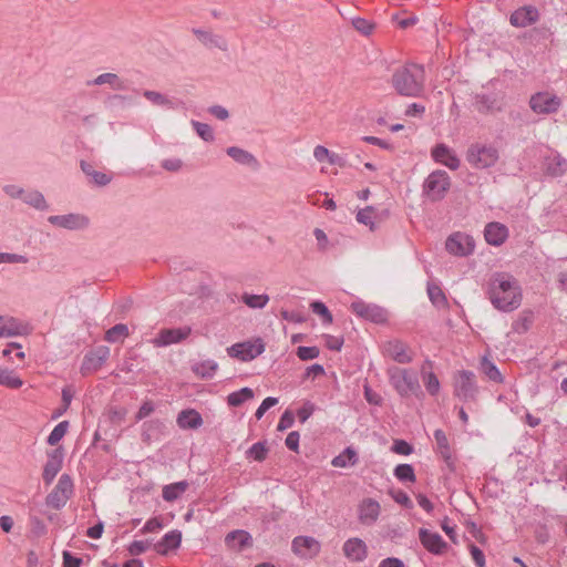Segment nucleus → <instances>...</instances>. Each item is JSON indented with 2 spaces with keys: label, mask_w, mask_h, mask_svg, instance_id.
<instances>
[{
  "label": "nucleus",
  "mask_w": 567,
  "mask_h": 567,
  "mask_svg": "<svg viewBox=\"0 0 567 567\" xmlns=\"http://www.w3.org/2000/svg\"><path fill=\"white\" fill-rule=\"evenodd\" d=\"M488 299L495 309L504 312L516 310L523 300L522 288L512 275L496 272L487 290Z\"/></svg>",
  "instance_id": "nucleus-1"
},
{
  "label": "nucleus",
  "mask_w": 567,
  "mask_h": 567,
  "mask_svg": "<svg viewBox=\"0 0 567 567\" xmlns=\"http://www.w3.org/2000/svg\"><path fill=\"white\" fill-rule=\"evenodd\" d=\"M424 68L420 64L409 63L393 72L391 82L398 94L417 97L424 90Z\"/></svg>",
  "instance_id": "nucleus-2"
},
{
  "label": "nucleus",
  "mask_w": 567,
  "mask_h": 567,
  "mask_svg": "<svg viewBox=\"0 0 567 567\" xmlns=\"http://www.w3.org/2000/svg\"><path fill=\"white\" fill-rule=\"evenodd\" d=\"M391 385L401 398L422 394L417 375L414 371L392 365L388 369Z\"/></svg>",
  "instance_id": "nucleus-3"
},
{
  "label": "nucleus",
  "mask_w": 567,
  "mask_h": 567,
  "mask_svg": "<svg viewBox=\"0 0 567 567\" xmlns=\"http://www.w3.org/2000/svg\"><path fill=\"white\" fill-rule=\"evenodd\" d=\"M451 187V178L443 169L433 171L423 183V195L431 202L442 200Z\"/></svg>",
  "instance_id": "nucleus-4"
},
{
  "label": "nucleus",
  "mask_w": 567,
  "mask_h": 567,
  "mask_svg": "<svg viewBox=\"0 0 567 567\" xmlns=\"http://www.w3.org/2000/svg\"><path fill=\"white\" fill-rule=\"evenodd\" d=\"M499 155L496 147L475 143L472 144L466 154L467 162L476 168H488L496 164Z\"/></svg>",
  "instance_id": "nucleus-5"
},
{
  "label": "nucleus",
  "mask_w": 567,
  "mask_h": 567,
  "mask_svg": "<svg viewBox=\"0 0 567 567\" xmlns=\"http://www.w3.org/2000/svg\"><path fill=\"white\" fill-rule=\"evenodd\" d=\"M73 494V481L69 474H62L55 487L45 497L47 506L61 509Z\"/></svg>",
  "instance_id": "nucleus-6"
},
{
  "label": "nucleus",
  "mask_w": 567,
  "mask_h": 567,
  "mask_svg": "<svg viewBox=\"0 0 567 567\" xmlns=\"http://www.w3.org/2000/svg\"><path fill=\"white\" fill-rule=\"evenodd\" d=\"M350 309L359 318L377 323H385L389 319V312L383 307L375 303H368L363 300H355L350 305Z\"/></svg>",
  "instance_id": "nucleus-7"
},
{
  "label": "nucleus",
  "mask_w": 567,
  "mask_h": 567,
  "mask_svg": "<svg viewBox=\"0 0 567 567\" xmlns=\"http://www.w3.org/2000/svg\"><path fill=\"white\" fill-rule=\"evenodd\" d=\"M445 249L453 256L467 257L474 252L475 240L466 233L455 231L446 238Z\"/></svg>",
  "instance_id": "nucleus-8"
},
{
  "label": "nucleus",
  "mask_w": 567,
  "mask_h": 567,
  "mask_svg": "<svg viewBox=\"0 0 567 567\" xmlns=\"http://www.w3.org/2000/svg\"><path fill=\"white\" fill-rule=\"evenodd\" d=\"M454 393L462 401L474 400L477 394L476 375L473 371H458L454 381Z\"/></svg>",
  "instance_id": "nucleus-9"
},
{
  "label": "nucleus",
  "mask_w": 567,
  "mask_h": 567,
  "mask_svg": "<svg viewBox=\"0 0 567 567\" xmlns=\"http://www.w3.org/2000/svg\"><path fill=\"white\" fill-rule=\"evenodd\" d=\"M265 351V343L260 338L256 339L255 342L245 341L238 342L227 348V353L231 358H236L240 361H251Z\"/></svg>",
  "instance_id": "nucleus-10"
},
{
  "label": "nucleus",
  "mask_w": 567,
  "mask_h": 567,
  "mask_svg": "<svg viewBox=\"0 0 567 567\" xmlns=\"http://www.w3.org/2000/svg\"><path fill=\"white\" fill-rule=\"evenodd\" d=\"M561 100L548 92H537L530 96L529 106L537 114H551L559 110Z\"/></svg>",
  "instance_id": "nucleus-11"
},
{
  "label": "nucleus",
  "mask_w": 567,
  "mask_h": 567,
  "mask_svg": "<svg viewBox=\"0 0 567 567\" xmlns=\"http://www.w3.org/2000/svg\"><path fill=\"white\" fill-rule=\"evenodd\" d=\"M292 553L302 559H312L321 550V544L311 536H296L291 542Z\"/></svg>",
  "instance_id": "nucleus-12"
},
{
  "label": "nucleus",
  "mask_w": 567,
  "mask_h": 567,
  "mask_svg": "<svg viewBox=\"0 0 567 567\" xmlns=\"http://www.w3.org/2000/svg\"><path fill=\"white\" fill-rule=\"evenodd\" d=\"M190 333L192 328L189 326L162 329L153 339V344L155 347H168L171 344L182 342L187 339Z\"/></svg>",
  "instance_id": "nucleus-13"
},
{
  "label": "nucleus",
  "mask_w": 567,
  "mask_h": 567,
  "mask_svg": "<svg viewBox=\"0 0 567 567\" xmlns=\"http://www.w3.org/2000/svg\"><path fill=\"white\" fill-rule=\"evenodd\" d=\"M48 221L56 227L68 230L84 229L89 226V218L81 214L52 215Z\"/></svg>",
  "instance_id": "nucleus-14"
},
{
  "label": "nucleus",
  "mask_w": 567,
  "mask_h": 567,
  "mask_svg": "<svg viewBox=\"0 0 567 567\" xmlns=\"http://www.w3.org/2000/svg\"><path fill=\"white\" fill-rule=\"evenodd\" d=\"M64 458V450L62 446H58L54 450L48 452V461L44 464L42 478L47 485L51 484L58 473L62 468Z\"/></svg>",
  "instance_id": "nucleus-15"
},
{
  "label": "nucleus",
  "mask_w": 567,
  "mask_h": 567,
  "mask_svg": "<svg viewBox=\"0 0 567 567\" xmlns=\"http://www.w3.org/2000/svg\"><path fill=\"white\" fill-rule=\"evenodd\" d=\"M109 355L110 349L107 347H99L94 351L86 353L81 365L82 374L86 375L97 371L105 363Z\"/></svg>",
  "instance_id": "nucleus-16"
},
{
  "label": "nucleus",
  "mask_w": 567,
  "mask_h": 567,
  "mask_svg": "<svg viewBox=\"0 0 567 567\" xmlns=\"http://www.w3.org/2000/svg\"><path fill=\"white\" fill-rule=\"evenodd\" d=\"M344 557L352 563H361L368 557V546L359 537H352L344 542L343 547Z\"/></svg>",
  "instance_id": "nucleus-17"
},
{
  "label": "nucleus",
  "mask_w": 567,
  "mask_h": 567,
  "mask_svg": "<svg viewBox=\"0 0 567 567\" xmlns=\"http://www.w3.org/2000/svg\"><path fill=\"white\" fill-rule=\"evenodd\" d=\"M381 512V506L378 501L373 498H364L361 501L358 507V518L362 525H373Z\"/></svg>",
  "instance_id": "nucleus-18"
},
{
  "label": "nucleus",
  "mask_w": 567,
  "mask_h": 567,
  "mask_svg": "<svg viewBox=\"0 0 567 567\" xmlns=\"http://www.w3.org/2000/svg\"><path fill=\"white\" fill-rule=\"evenodd\" d=\"M225 545L228 549L236 553H241L247 548L252 547V536L244 529H235L229 532L225 537Z\"/></svg>",
  "instance_id": "nucleus-19"
},
{
  "label": "nucleus",
  "mask_w": 567,
  "mask_h": 567,
  "mask_svg": "<svg viewBox=\"0 0 567 567\" xmlns=\"http://www.w3.org/2000/svg\"><path fill=\"white\" fill-rule=\"evenodd\" d=\"M419 538L424 548L434 555H442L447 548V544L442 536L429 529L421 528Z\"/></svg>",
  "instance_id": "nucleus-20"
},
{
  "label": "nucleus",
  "mask_w": 567,
  "mask_h": 567,
  "mask_svg": "<svg viewBox=\"0 0 567 567\" xmlns=\"http://www.w3.org/2000/svg\"><path fill=\"white\" fill-rule=\"evenodd\" d=\"M383 352L398 363L405 364L412 362L413 358L408 353V344L399 339L390 340L384 343Z\"/></svg>",
  "instance_id": "nucleus-21"
},
{
  "label": "nucleus",
  "mask_w": 567,
  "mask_h": 567,
  "mask_svg": "<svg viewBox=\"0 0 567 567\" xmlns=\"http://www.w3.org/2000/svg\"><path fill=\"white\" fill-rule=\"evenodd\" d=\"M433 159L455 171L460 167V159L456 154L444 143L436 144L431 152Z\"/></svg>",
  "instance_id": "nucleus-22"
},
{
  "label": "nucleus",
  "mask_w": 567,
  "mask_h": 567,
  "mask_svg": "<svg viewBox=\"0 0 567 567\" xmlns=\"http://www.w3.org/2000/svg\"><path fill=\"white\" fill-rule=\"evenodd\" d=\"M539 18L538 10L533 6H525L515 10L509 18L512 25L516 28H525L535 23Z\"/></svg>",
  "instance_id": "nucleus-23"
},
{
  "label": "nucleus",
  "mask_w": 567,
  "mask_h": 567,
  "mask_svg": "<svg viewBox=\"0 0 567 567\" xmlns=\"http://www.w3.org/2000/svg\"><path fill=\"white\" fill-rule=\"evenodd\" d=\"M484 237L487 244L498 247L508 238V228L498 221H491L485 226Z\"/></svg>",
  "instance_id": "nucleus-24"
},
{
  "label": "nucleus",
  "mask_w": 567,
  "mask_h": 567,
  "mask_svg": "<svg viewBox=\"0 0 567 567\" xmlns=\"http://www.w3.org/2000/svg\"><path fill=\"white\" fill-rule=\"evenodd\" d=\"M433 435H434L435 442L437 444V450H439L441 457L443 458L444 463L450 468V471L454 472L455 465H454L451 447H450L449 440L446 437L445 432L441 429H437L434 431Z\"/></svg>",
  "instance_id": "nucleus-25"
},
{
  "label": "nucleus",
  "mask_w": 567,
  "mask_h": 567,
  "mask_svg": "<svg viewBox=\"0 0 567 567\" xmlns=\"http://www.w3.org/2000/svg\"><path fill=\"white\" fill-rule=\"evenodd\" d=\"M193 33L205 47L218 48L221 51L228 50L227 41L221 35L202 29H193Z\"/></svg>",
  "instance_id": "nucleus-26"
},
{
  "label": "nucleus",
  "mask_w": 567,
  "mask_h": 567,
  "mask_svg": "<svg viewBox=\"0 0 567 567\" xmlns=\"http://www.w3.org/2000/svg\"><path fill=\"white\" fill-rule=\"evenodd\" d=\"M226 153L238 164L246 165L248 167H251L252 169H257L259 167L258 159L246 150H243L237 146H229L226 150Z\"/></svg>",
  "instance_id": "nucleus-27"
},
{
  "label": "nucleus",
  "mask_w": 567,
  "mask_h": 567,
  "mask_svg": "<svg viewBox=\"0 0 567 567\" xmlns=\"http://www.w3.org/2000/svg\"><path fill=\"white\" fill-rule=\"evenodd\" d=\"M136 103L137 101L134 96L123 94H112L104 100L105 109L111 112L125 110Z\"/></svg>",
  "instance_id": "nucleus-28"
},
{
  "label": "nucleus",
  "mask_w": 567,
  "mask_h": 567,
  "mask_svg": "<svg viewBox=\"0 0 567 567\" xmlns=\"http://www.w3.org/2000/svg\"><path fill=\"white\" fill-rule=\"evenodd\" d=\"M177 424L181 429H198L203 424L202 415L194 409L183 410L178 413Z\"/></svg>",
  "instance_id": "nucleus-29"
},
{
  "label": "nucleus",
  "mask_w": 567,
  "mask_h": 567,
  "mask_svg": "<svg viewBox=\"0 0 567 567\" xmlns=\"http://www.w3.org/2000/svg\"><path fill=\"white\" fill-rule=\"evenodd\" d=\"M182 542V533L177 529L166 533L162 539L155 545L157 553L167 554V551L179 547Z\"/></svg>",
  "instance_id": "nucleus-30"
},
{
  "label": "nucleus",
  "mask_w": 567,
  "mask_h": 567,
  "mask_svg": "<svg viewBox=\"0 0 567 567\" xmlns=\"http://www.w3.org/2000/svg\"><path fill=\"white\" fill-rule=\"evenodd\" d=\"M80 166H81L82 172L87 177L91 178V182L99 187L106 186L112 181L111 175H107L103 172L95 171L93 165L85 161H81Z\"/></svg>",
  "instance_id": "nucleus-31"
},
{
  "label": "nucleus",
  "mask_w": 567,
  "mask_h": 567,
  "mask_svg": "<svg viewBox=\"0 0 567 567\" xmlns=\"http://www.w3.org/2000/svg\"><path fill=\"white\" fill-rule=\"evenodd\" d=\"M89 85L109 84L113 90H125L126 83L115 73H102L94 80L87 82Z\"/></svg>",
  "instance_id": "nucleus-32"
},
{
  "label": "nucleus",
  "mask_w": 567,
  "mask_h": 567,
  "mask_svg": "<svg viewBox=\"0 0 567 567\" xmlns=\"http://www.w3.org/2000/svg\"><path fill=\"white\" fill-rule=\"evenodd\" d=\"M567 171V161L559 154L548 157L546 161V173L551 177L563 176Z\"/></svg>",
  "instance_id": "nucleus-33"
},
{
  "label": "nucleus",
  "mask_w": 567,
  "mask_h": 567,
  "mask_svg": "<svg viewBox=\"0 0 567 567\" xmlns=\"http://www.w3.org/2000/svg\"><path fill=\"white\" fill-rule=\"evenodd\" d=\"M189 484L187 481H179L173 484L165 485L162 491V496L166 502H174L185 493Z\"/></svg>",
  "instance_id": "nucleus-34"
},
{
  "label": "nucleus",
  "mask_w": 567,
  "mask_h": 567,
  "mask_svg": "<svg viewBox=\"0 0 567 567\" xmlns=\"http://www.w3.org/2000/svg\"><path fill=\"white\" fill-rule=\"evenodd\" d=\"M142 95L155 106L175 110L176 104L173 100L157 91L144 90Z\"/></svg>",
  "instance_id": "nucleus-35"
},
{
  "label": "nucleus",
  "mask_w": 567,
  "mask_h": 567,
  "mask_svg": "<svg viewBox=\"0 0 567 567\" xmlns=\"http://www.w3.org/2000/svg\"><path fill=\"white\" fill-rule=\"evenodd\" d=\"M358 463V454L351 446L346 447L339 455L333 457L331 464L334 467H348Z\"/></svg>",
  "instance_id": "nucleus-36"
},
{
  "label": "nucleus",
  "mask_w": 567,
  "mask_h": 567,
  "mask_svg": "<svg viewBox=\"0 0 567 567\" xmlns=\"http://www.w3.org/2000/svg\"><path fill=\"white\" fill-rule=\"evenodd\" d=\"M22 202L38 210H47L49 208L43 194L39 190H27Z\"/></svg>",
  "instance_id": "nucleus-37"
},
{
  "label": "nucleus",
  "mask_w": 567,
  "mask_h": 567,
  "mask_svg": "<svg viewBox=\"0 0 567 567\" xmlns=\"http://www.w3.org/2000/svg\"><path fill=\"white\" fill-rule=\"evenodd\" d=\"M252 398H254L252 389L245 386L238 391H235V392H231L230 394H228L227 403L229 406L237 408Z\"/></svg>",
  "instance_id": "nucleus-38"
},
{
  "label": "nucleus",
  "mask_w": 567,
  "mask_h": 567,
  "mask_svg": "<svg viewBox=\"0 0 567 567\" xmlns=\"http://www.w3.org/2000/svg\"><path fill=\"white\" fill-rule=\"evenodd\" d=\"M20 334L19 322L12 317H0V337L10 338Z\"/></svg>",
  "instance_id": "nucleus-39"
},
{
  "label": "nucleus",
  "mask_w": 567,
  "mask_h": 567,
  "mask_svg": "<svg viewBox=\"0 0 567 567\" xmlns=\"http://www.w3.org/2000/svg\"><path fill=\"white\" fill-rule=\"evenodd\" d=\"M393 475L395 478L402 483H414L416 481V475L414 468L411 464H399L394 467Z\"/></svg>",
  "instance_id": "nucleus-40"
},
{
  "label": "nucleus",
  "mask_w": 567,
  "mask_h": 567,
  "mask_svg": "<svg viewBox=\"0 0 567 567\" xmlns=\"http://www.w3.org/2000/svg\"><path fill=\"white\" fill-rule=\"evenodd\" d=\"M533 311L524 310L519 318L512 323V330L519 334L527 332L533 323Z\"/></svg>",
  "instance_id": "nucleus-41"
},
{
  "label": "nucleus",
  "mask_w": 567,
  "mask_h": 567,
  "mask_svg": "<svg viewBox=\"0 0 567 567\" xmlns=\"http://www.w3.org/2000/svg\"><path fill=\"white\" fill-rule=\"evenodd\" d=\"M267 454H268V447L266 445V441H259V442L252 444L246 451V457L252 458L257 462H264L267 458Z\"/></svg>",
  "instance_id": "nucleus-42"
},
{
  "label": "nucleus",
  "mask_w": 567,
  "mask_h": 567,
  "mask_svg": "<svg viewBox=\"0 0 567 567\" xmlns=\"http://www.w3.org/2000/svg\"><path fill=\"white\" fill-rule=\"evenodd\" d=\"M128 336V328L124 323H116L105 332V340L111 343L122 341Z\"/></svg>",
  "instance_id": "nucleus-43"
},
{
  "label": "nucleus",
  "mask_w": 567,
  "mask_h": 567,
  "mask_svg": "<svg viewBox=\"0 0 567 567\" xmlns=\"http://www.w3.org/2000/svg\"><path fill=\"white\" fill-rule=\"evenodd\" d=\"M218 369L217 362L214 360H205L194 367V372L203 379H210Z\"/></svg>",
  "instance_id": "nucleus-44"
},
{
  "label": "nucleus",
  "mask_w": 567,
  "mask_h": 567,
  "mask_svg": "<svg viewBox=\"0 0 567 567\" xmlns=\"http://www.w3.org/2000/svg\"><path fill=\"white\" fill-rule=\"evenodd\" d=\"M241 301L249 308L262 309L269 301L268 295H252L245 292L241 296Z\"/></svg>",
  "instance_id": "nucleus-45"
},
{
  "label": "nucleus",
  "mask_w": 567,
  "mask_h": 567,
  "mask_svg": "<svg viewBox=\"0 0 567 567\" xmlns=\"http://www.w3.org/2000/svg\"><path fill=\"white\" fill-rule=\"evenodd\" d=\"M481 369L483 373L491 380L497 383L503 382L502 373L498 368L489 361L487 358H484L481 362Z\"/></svg>",
  "instance_id": "nucleus-46"
},
{
  "label": "nucleus",
  "mask_w": 567,
  "mask_h": 567,
  "mask_svg": "<svg viewBox=\"0 0 567 567\" xmlns=\"http://www.w3.org/2000/svg\"><path fill=\"white\" fill-rule=\"evenodd\" d=\"M0 384L10 389H19L22 386V380L11 370H0Z\"/></svg>",
  "instance_id": "nucleus-47"
},
{
  "label": "nucleus",
  "mask_w": 567,
  "mask_h": 567,
  "mask_svg": "<svg viewBox=\"0 0 567 567\" xmlns=\"http://www.w3.org/2000/svg\"><path fill=\"white\" fill-rule=\"evenodd\" d=\"M310 309L321 318L322 324H331L333 322L332 313L322 301H312L310 303Z\"/></svg>",
  "instance_id": "nucleus-48"
},
{
  "label": "nucleus",
  "mask_w": 567,
  "mask_h": 567,
  "mask_svg": "<svg viewBox=\"0 0 567 567\" xmlns=\"http://www.w3.org/2000/svg\"><path fill=\"white\" fill-rule=\"evenodd\" d=\"M424 386L430 395L434 396L439 393L441 384L436 374L432 371H423L422 374Z\"/></svg>",
  "instance_id": "nucleus-49"
},
{
  "label": "nucleus",
  "mask_w": 567,
  "mask_h": 567,
  "mask_svg": "<svg viewBox=\"0 0 567 567\" xmlns=\"http://www.w3.org/2000/svg\"><path fill=\"white\" fill-rule=\"evenodd\" d=\"M69 427L68 421H62L59 424L54 426V429L51 431L47 439V443L51 446L56 445L63 436L66 434Z\"/></svg>",
  "instance_id": "nucleus-50"
},
{
  "label": "nucleus",
  "mask_w": 567,
  "mask_h": 567,
  "mask_svg": "<svg viewBox=\"0 0 567 567\" xmlns=\"http://www.w3.org/2000/svg\"><path fill=\"white\" fill-rule=\"evenodd\" d=\"M475 106L480 112H489L496 109V99L487 94H477L475 96Z\"/></svg>",
  "instance_id": "nucleus-51"
},
{
  "label": "nucleus",
  "mask_w": 567,
  "mask_h": 567,
  "mask_svg": "<svg viewBox=\"0 0 567 567\" xmlns=\"http://www.w3.org/2000/svg\"><path fill=\"white\" fill-rule=\"evenodd\" d=\"M197 135L205 142H213L215 140L214 131L210 125L193 120L190 122Z\"/></svg>",
  "instance_id": "nucleus-52"
},
{
  "label": "nucleus",
  "mask_w": 567,
  "mask_h": 567,
  "mask_svg": "<svg viewBox=\"0 0 567 567\" xmlns=\"http://www.w3.org/2000/svg\"><path fill=\"white\" fill-rule=\"evenodd\" d=\"M389 495L393 498V501L404 508L411 509L413 508V502L409 497V495L402 489H390Z\"/></svg>",
  "instance_id": "nucleus-53"
},
{
  "label": "nucleus",
  "mask_w": 567,
  "mask_h": 567,
  "mask_svg": "<svg viewBox=\"0 0 567 567\" xmlns=\"http://www.w3.org/2000/svg\"><path fill=\"white\" fill-rule=\"evenodd\" d=\"M296 354L301 361H308V360H313V359L318 358L320 354V350L318 347H315V346L313 347L300 346L297 348Z\"/></svg>",
  "instance_id": "nucleus-54"
},
{
  "label": "nucleus",
  "mask_w": 567,
  "mask_h": 567,
  "mask_svg": "<svg viewBox=\"0 0 567 567\" xmlns=\"http://www.w3.org/2000/svg\"><path fill=\"white\" fill-rule=\"evenodd\" d=\"M427 295L430 300L436 306L446 303V297L437 285H427Z\"/></svg>",
  "instance_id": "nucleus-55"
},
{
  "label": "nucleus",
  "mask_w": 567,
  "mask_h": 567,
  "mask_svg": "<svg viewBox=\"0 0 567 567\" xmlns=\"http://www.w3.org/2000/svg\"><path fill=\"white\" fill-rule=\"evenodd\" d=\"M373 213H374V208L372 206H367L365 208L360 209L357 213L355 218H357L358 223L369 226L370 229L373 230L374 229V223L372 220Z\"/></svg>",
  "instance_id": "nucleus-56"
},
{
  "label": "nucleus",
  "mask_w": 567,
  "mask_h": 567,
  "mask_svg": "<svg viewBox=\"0 0 567 567\" xmlns=\"http://www.w3.org/2000/svg\"><path fill=\"white\" fill-rule=\"evenodd\" d=\"M352 25L357 31L364 35L371 34L374 29V24L372 22L360 17L352 19Z\"/></svg>",
  "instance_id": "nucleus-57"
},
{
  "label": "nucleus",
  "mask_w": 567,
  "mask_h": 567,
  "mask_svg": "<svg viewBox=\"0 0 567 567\" xmlns=\"http://www.w3.org/2000/svg\"><path fill=\"white\" fill-rule=\"evenodd\" d=\"M391 451L399 455H410L413 453V446L405 440L398 439L393 441Z\"/></svg>",
  "instance_id": "nucleus-58"
},
{
  "label": "nucleus",
  "mask_w": 567,
  "mask_h": 567,
  "mask_svg": "<svg viewBox=\"0 0 567 567\" xmlns=\"http://www.w3.org/2000/svg\"><path fill=\"white\" fill-rule=\"evenodd\" d=\"M28 257L19 254L0 252V264H27Z\"/></svg>",
  "instance_id": "nucleus-59"
},
{
  "label": "nucleus",
  "mask_w": 567,
  "mask_h": 567,
  "mask_svg": "<svg viewBox=\"0 0 567 567\" xmlns=\"http://www.w3.org/2000/svg\"><path fill=\"white\" fill-rule=\"evenodd\" d=\"M316 405L310 401L303 403L301 408L297 410V416L300 423L307 422V420L313 414Z\"/></svg>",
  "instance_id": "nucleus-60"
},
{
  "label": "nucleus",
  "mask_w": 567,
  "mask_h": 567,
  "mask_svg": "<svg viewBox=\"0 0 567 567\" xmlns=\"http://www.w3.org/2000/svg\"><path fill=\"white\" fill-rule=\"evenodd\" d=\"M295 423V415L290 410H286L278 422L277 431L282 432L291 427Z\"/></svg>",
  "instance_id": "nucleus-61"
},
{
  "label": "nucleus",
  "mask_w": 567,
  "mask_h": 567,
  "mask_svg": "<svg viewBox=\"0 0 567 567\" xmlns=\"http://www.w3.org/2000/svg\"><path fill=\"white\" fill-rule=\"evenodd\" d=\"M278 403V399L277 398H274V396H268L266 398L261 404L258 406V409L256 410V413H255V416L257 420H260L264 414L269 410L271 409L272 406H275L276 404Z\"/></svg>",
  "instance_id": "nucleus-62"
},
{
  "label": "nucleus",
  "mask_w": 567,
  "mask_h": 567,
  "mask_svg": "<svg viewBox=\"0 0 567 567\" xmlns=\"http://www.w3.org/2000/svg\"><path fill=\"white\" fill-rule=\"evenodd\" d=\"M62 567H81L82 558L74 556L71 551L64 550L62 553Z\"/></svg>",
  "instance_id": "nucleus-63"
},
{
  "label": "nucleus",
  "mask_w": 567,
  "mask_h": 567,
  "mask_svg": "<svg viewBox=\"0 0 567 567\" xmlns=\"http://www.w3.org/2000/svg\"><path fill=\"white\" fill-rule=\"evenodd\" d=\"M2 189L9 197L19 198L21 200L23 199V196L27 192L24 188L14 184L4 185Z\"/></svg>",
  "instance_id": "nucleus-64"
}]
</instances>
